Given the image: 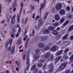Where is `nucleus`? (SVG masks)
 Listing matches in <instances>:
<instances>
[{
    "mask_svg": "<svg viewBox=\"0 0 73 73\" xmlns=\"http://www.w3.org/2000/svg\"><path fill=\"white\" fill-rule=\"evenodd\" d=\"M20 5L21 7L20 11V14L19 15H18L17 17V20L18 23H19V21H20V19L21 15V12H22V11H23V2H21L20 3Z\"/></svg>",
    "mask_w": 73,
    "mask_h": 73,
    "instance_id": "obj_1",
    "label": "nucleus"
},
{
    "mask_svg": "<svg viewBox=\"0 0 73 73\" xmlns=\"http://www.w3.org/2000/svg\"><path fill=\"white\" fill-rule=\"evenodd\" d=\"M50 57V59H48V60L52 61L54 58L53 55L50 56V53H49V52H48L46 53L45 56V58H49V57Z\"/></svg>",
    "mask_w": 73,
    "mask_h": 73,
    "instance_id": "obj_2",
    "label": "nucleus"
},
{
    "mask_svg": "<svg viewBox=\"0 0 73 73\" xmlns=\"http://www.w3.org/2000/svg\"><path fill=\"white\" fill-rule=\"evenodd\" d=\"M40 52V50H39V49H37L36 50L35 52L37 55H34V57L35 60H38L40 58V55H38Z\"/></svg>",
    "mask_w": 73,
    "mask_h": 73,
    "instance_id": "obj_3",
    "label": "nucleus"
},
{
    "mask_svg": "<svg viewBox=\"0 0 73 73\" xmlns=\"http://www.w3.org/2000/svg\"><path fill=\"white\" fill-rule=\"evenodd\" d=\"M28 53H29V52L28 51L27 53V64L28 65L27 66V68H26V70H29V64H30V62L29 61V54H28Z\"/></svg>",
    "mask_w": 73,
    "mask_h": 73,
    "instance_id": "obj_4",
    "label": "nucleus"
},
{
    "mask_svg": "<svg viewBox=\"0 0 73 73\" xmlns=\"http://www.w3.org/2000/svg\"><path fill=\"white\" fill-rule=\"evenodd\" d=\"M36 67V65H34L31 68V70H33V73H37L38 72V69L37 68H35Z\"/></svg>",
    "mask_w": 73,
    "mask_h": 73,
    "instance_id": "obj_5",
    "label": "nucleus"
},
{
    "mask_svg": "<svg viewBox=\"0 0 73 73\" xmlns=\"http://www.w3.org/2000/svg\"><path fill=\"white\" fill-rule=\"evenodd\" d=\"M49 68H50V70L49 71L50 73H52L53 70V63H51L48 66Z\"/></svg>",
    "mask_w": 73,
    "mask_h": 73,
    "instance_id": "obj_6",
    "label": "nucleus"
},
{
    "mask_svg": "<svg viewBox=\"0 0 73 73\" xmlns=\"http://www.w3.org/2000/svg\"><path fill=\"white\" fill-rule=\"evenodd\" d=\"M44 4L42 3L41 5V7L40 8V13H41V11L42 9H44V7H45V3H46V0H44V1L43 3Z\"/></svg>",
    "mask_w": 73,
    "mask_h": 73,
    "instance_id": "obj_7",
    "label": "nucleus"
},
{
    "mask_svg": "<svg viewBox=\"0 0 73 73\" xmlns=\"http://www.w3.org/2000/svg\"><path fill=\"white\" fill-rule=\"evenodd\" d=\"M68 64L67 62H66L62 64L60 66V68L61 69H63L65 68L66 66V65Z\"/></svg>",
    "mask_w": 73,
    "mask_h": 73,
    "instance_id": "obj_8",
    "label": "nucleus"
},
{
    "mask_svg": "<svg viewBox=\"0 0 73 73\" xmlns=\"http://www.w3.org/2000/svg\"><path fill=\"white\" fill-rule=\"evenodd\" d=\"M56 8L57 10H60L62 8V5L61 3H58L56 5Z\"/></svg>",
    "mask_w": 73,
    "mask_h": 73,
    "instance_id": "obj_9",
    "label": "nucleus"
},
{
    "mask_svg": "<svg viewBox=\"0 0 73 73\" xmlns=\"http://www.w3.org/2000/svg\"><path fill=\"white\" fill-rule=\"evenodd\" d=\"M16 15H14L13 17H12L11 20V24H14L15 23V19L16 18Z\"/></svg>",
    "mask_w": 73,
    "mask_h": 73,
    "instance_id": "obj_10",
    "label": "nucleus"
},
{
    "mask_svg": "<svg viewBox=\"0 0 73 73\" xmlns=\"http://www.w3.org/2000/svg\"><path fill=\"white\" fill-rule=\"evenodd\" d=\"M39 23L38 25V29H40V27H42V25H43V23H42V21H41L40 19L39 20Z\"/></svg>",
    "mask_w": 73,
    "mask_h": 73,
    "instance_id": "obj_11",
    "label": "nucleus"
},
{
    "mask_svg": "<svg viewBox=\"0 0 73 73\" xmlns=\"http://www.w3.org/2000/svg\"><path fill=\"white\" fill-rule=\"evenodd\" d=\"M48 36H43L41 38V40L42 41H45V40H46L48 39Z\"/></svg>",
    "mask_w": 73,
    "mask_h": 73,
    "instance_id": "obj_12",
    "label": "nucleus"
},
{
    "mask_svg": "<svg viewBox=\"0 0 73 73\" xmlns=\"http://www.w3.org/2000/svg\"><path fill=\"white\" fill-rule=\"evenodd\" d=\"M60 17L58 14H56L55 16V19L56 21H59Z\"/></svg>",
    "mask_w": 73,
    "mask_h": 73,
    "instance_id": "obj_13",
    "label": "nucleus"
},
{
    "mask_svg": "<svg viewBox=\"0 0 73 73\" xmlns=\"http://www.w3.org/2000/svg\"><path fill=\"white\" fill-rule=\"evenodd\" d=\"M61 58V56H59L56 58V59L55 61V64H56L58 61L60 60V59Z\"/></svg>",
    "mask_w": 73,
    "mask_h": 73,
    "instance_id": "obj_14",
    "label": "nucleus"
},
{
    "mask_svg": "<svg viewBox=\"0 0 73 73\" xmlns=\"http://www.w3.org/2000/svg\"><path fill=\"white\" fill-rule=\"evenodd\" d=\"M38 46L39 48H44L45 46V45L43 43H39Z\"/></svg>",
    "mask_w": 73,
    "mask_h": 73,
    "instance_id": "obj_15",
    "label": "nucleus"
},
{
    "mask_svg": "<svg viewBox=\"0 0 73 73\" xmlns=\"http://www.w3.org/2000/svg\"><path fill=\"white\" fill-rule=\"evenodd\" d=\"M52 33L54 35H58V32L56 30H54L52 32Z\"/></svg>",
    "mask_w": 73,
    "mask_h": 73,
    "instance_id": "obj_16",
    "label": "nucleus"
},
{
    "mask_svg": "<svg viewBox=\"0 0 73 73\" xmlns=\"http://www.w3.org/2000/svg\"><path fill=\"white\" fill-rule=\"evenodd\" d=\"M60 15H65V10H64L61 9L60 11Z\"/></svg>",
    "mask_w": 73,
    "mask_h": 73,
    "instance_id": "obj_17",
    "label": "nucleus"
},
{
    "mask_svg": "<svg viewBox=\"0 0 73 73\" xmlns=\"http://www.w3.org/2000/svg\"><path fill=\"white\" fill-rule=\"evenodd\" d=\"M20 32H21V27H20L18 30V33L16 35V37H18L19 35V34Z\"/></svg>",
    "mask_w": 73,
    "mask_h": 73,
    "instance_id": "obj_18",
    "label": "nucleus"
},
{
    "mask_svg": "<svg viewBox=\"0 0 73 73\" xmlns=\"http://www.w3.org/2000/svg\"><path fill=\"white\" fill-rule=\"evenodd\" d=\"M56 49H57V48L55 46H53L51 48V51H53V52L56 51Z\"/></svg>",
    "mask_w": 73,
    "mask_h": 73,
    "instance_id": "obj_19",
    "label": "nucleus"
},
{
    "mask_svg": "<svg viewBox=\"0 0 73 73\" xmlns=\"http://www.w3.org/2000/svg\"><path fill=\"white\" fill-rule=\"evenodd\" d=\"M69 23V21L68 20L66 21L63 24V27L66 26V25H68Z\"/></svg>",
    "mask_w": 73,
    "mask_h": 73,
    "instance_id": "obj_20",
    "label": "nucleus"
},
{
    "mask_svg": "<svg viewBox=\"0 0 73 73\" xmlns=\"http://www.w3.org/2000/svg\"><path fill=\"white\" fill-rule=\"evenodd\" d=\"M63 52V51H62V50H61L60 51H59L58 52H57L56 55L57 56H60V55L61 54H62V53Z\"/></svg>",
    "mask_w": 73,
    "mask_h": 73,
    "instance_id": "obj_21",
    "label": "nucleus"
},
{
    "mask_svg": "<svg viewBox=\"0 0 73 73\" xmlns=\"http://www.w3.org/2000/svg\"><path fill=\"white\" fill-rule=\"evenodd\" d=\"M48 29L49 31H54V27L52 26L48 28Z\"/></svg>",
    "mask_w": 73,
    "mask_h": 73,
    "instance_id": "obj_22",
    "label": "nucleus"
},
{
    "mask_svg": "<svg viewBox=\"0 0 73 73\" xmlns=\"http://www.w3.org/2000/svg\"><path fill=\"white\" fill-rule=\"evenodd\" d=\"M15 50V46H13L12 47V50L11 52V54H13L14 53V50Z\"/></svg>",
    "mask_w": 73,
    "mask_h": 73,
    "instance_id": "obj_23",
    "label": "nucleus"
},
{
    "mask_svg": "<svg viewBox=\"0 0 73 73\" xmlns=\"http://www.w3.org/2000/svg\"><path fill=\"white\" fill-rule=\"evenodd\" d=\"M49 32V31L48 29H45L43 31L44 33H46V34H48Z\"/></svg>",
    "mask_w": 73,
    "mask_h": 73,
    "instance_id": "obj_24",
    "label": "nucleus"
},
{
    "mask_svg": "<svg viewBox=\"0 0 73 73\" xmlns=\"http://www.w3.org/2000/svg\"><path fill=\"white\" fill-rule=\"evenodd\" d=\"M73 30V25H72L70 27L69 29H68V31L70 32L72 31Z\"/></svg>",
    "mask_w": 73,
    "mask_h": 73,
    "instance_id": "obj_25",
    "label": "nucleus"
},
{
    "mask_svg": "<svg viewBox=\"0 0 73 73\" xmlns=\"http://www.w3.org/2000/svg\"><path fill=\"white\" fill-rule=\"evenodd\" d=\"M64 21H65V18H63L61 19L60 20V23H63L64 22Z\"/></svg>",
    "mask_w": 73,
    "mask_h": 73,
    "instance_id": "obj_26",
    "label": "nucleus"
},
{
    "mask_svg": "<svg viewBox=\"0 0 73 73\" xmlns=\"http://www.w3.org/2000/svg\"><path fill=\"white\" fill-rule=\"evenodd\" d=\"M49 49V47L48 46H46L44 49V50H48Z\"/></svg>",
    "mask_w": 73,
    "mask_h": 73,
    "instance_id": "obj_27",
    "label": "nucleus"
},
{
    "mask_svg": "<svg viewBox=\"0 0 73 73\" xmlns=\"http://www.w3.org/2000/svg\"><path fill=\"white\" fill-rule=\"evenodd\" d=\"M12 41H13V39L11 38L9 41V42L10 43V46L11 47V45H12Z\"/></svg>",
    "mask_w": 73,
    "mask_h": 73,
    "instance_id": "obj_28",
    "label": "nucleus"
},
{
    "mask_svg": "<svg viewBox=\"0 0 73 73\" xmlns=\"http://www.w3.org/2000/svg\"><path fill=\"white\" fill-rule=\"evenodd\" d=\"M40 62L41 63H44L45 62V59H41L40 60Z\"/></svg>",
    "mask_w": 73,
    "mask_h": 73,
    "instance_id": "obj_29",
    "label": "nucleus"
},
{
    "mask_svg": "<svg viewBox=\"0 0 73 73\" xmlns=\"http://www.w3.org/2000/svg\"><path fill=\"white\" fill-rule=\"evenodd\" d=\"M37 66L38 67H41L42 66V63H39L37 64Z\"/></svg>",
    "mask_w": 73,
    "mask_h": 73,
    "instance_id": "obj_30",
    "label": "nucleus"
},
{
    "mask_svg": "<svg viewBox=\"0 0 73 73\" xmlns=\"http://www.w3.org/2000/svg\"><path fill=\"white\" fill-rule=\"evenodd\" d=\"M30 7L31 9H32L33 10H35V6H30Z\"/></svg>",
    "mask_w": 73,
    "mask_h": 73,
    "instance_id": "obj_31",
    "label": "nucleus"
},
{
    "mask_svg": "<svg viewBox=\"0 0 73 73\" xmlns=\"http://www.w3.org/2000/svg\"><path fill=\"white\" fill-rule=\"evenodd\" d=\"M68 37V34H67L65 36L63 37V40H65V39H66Z\"/></svg>",
    "mask_w": 73,
    "mask_h": 73,
    "instance_id": "obj_32",
    "label": "nucleus"
},
{
    "mask_svg": "<svg viewBox=\"0 0 73 73\" xmlns=\"http://www.w3.org/2000/svg\"><path fill=\"white\" fill-rule=\"evenodd\" d=\"M58 25L59 24L58 23H54L53 24V25L54 27H58Z\"/></svg>",
    "mask_w": 73,
    "mask_h": 73,
    "instance_id": "obj_33",
    "label": "nucleus"
},
{
    "mask_svg": "<svg viewBox=\"0 0 73 73\" xmlns=\"http://www.w3.org/2000/svg\"><path fill=\"white\" fill-rule=\"evenodd\" d=\"M64 59H65V60H67V59H68V58H69V57H68V56H64Z\"/></svg>",
    "mask_w": 73,
    "mask_h": 73,
    "instance_id": "obj_34",
    "label": "nucleus"
},
{
    "mask_svg": "<svg viewBox=\"0 0 73 73\" xmlns=\"http://www.w3.org/2000/svg\"><path fill=\"white\" fill-rule=\"evenodd\" d=\"M28 30H25V31L24 32V36H25V35L27 34Z\"/></svg>",
    "mask_w": 73,
    "mask_h": 73,
    "instance_id": "obj_35",
    "label": "nucleus"
},
{
    "mask_svg": "<svg viewBox=\"0 0 73 73\" xmlns=\"http://www.w3.org/2000/svg\"><path fill=\"white\" fill-rule=\"evenodd\" d=\"M73 17V15H69L68 17V19H71Z\"/></svg>",
    "mask_w": 73,
    "mask_h": 73,
    "instance_id": "obj_36",
    "label": "nucleus"
},
{
    "mask_svg": "<svg viewBox=\"0 0 73 73\" xmlns=\"http://www.w3.org/2000/svg\"><path fill=\"white\" fill-rule=\"evenodd\" d=\"M48 14H49L48 12H47L46 13V15L44 17V19H46V17H47V16H48Z\"/></svg>",
    "mask_w": 73,
    "mask_h": 73,
    "instance_id": "obj_37",
    "label": "nucleus"
},
{
    "mask_svg": "<svg viewBox=\"0 0 73 73\" xmlns=\"http://www.w3.org/2000/svg\"><path fill=\"white\" fill-rule=\"evenodd\" d=\"M28 38V35H26L24 38L23 40L24 41H25L26 40V39Z\"/></svg>",
    "mask_w": 73,
    "mask_h": 73,
    "instance_id": "obj_38",
    "label": "nucleus"
},
{
    "mask_svg": "<svg viewBox=\"0 0 73 73\" xmlns=\"http://www.w3.org/2000/svg\"><path fill=\"white\" fill-rule=\"evenodd\" d=\"M66 9L67 11H70V7L69 6H68L66 7Z\"/></svg>",
    "mask_w": 73,
    "mask_h": 73,
    "instance_id": "obj_39",
    "label": "nucleus"
},
{
    "mask_svg": "<svg viewBox=\"0 0 73 73\" xmlns=\"http://www.w3.org/2000/svg\"><path fill=\"white\" fill-rule=\"evenodd\" d=\"M1 9H2V7H1V5L0 3V13H1Z\"/></svg>",
    "mask_w": 73,
    "mask_h": 73,
    "instance_id": "obj_40",
    "label": "nucleus"
},
{
    "mask_svg": "<svg viewBox=\"0 0 73 73\" xmlns=\"http://www.w3.org/2000/svg\"><path fill=\"white\" fill-rule=\"evenodd\" d=\"M28 21V17L26 18V19L25 20V25L26 24H27V21Z\"/></svg>",
    "mask_w": 73,
    "mask_h": 73,
    "instance_id": "obj_41",
    "label": "nucleus"
},
{
    "mask_svg": "<svg viewBox=\"0 0 73 73\" xmlns=\"http://www.w3.org/2000/svg\"><path fill=\"white\" fill-rule=\"evenodd\" d=\"M12 1V0H5L6 2H8L9 3H10V2Z\"/></svg>",
    "mask_w": 73,
    "mask_h": 73,
    "instance_id": "obj_42",
    "label": "nucleus"
},
{
    "mask_svg": "<svg viewBox=\"0 0 73 73\" xmlns=\"http://www.w3.org/2000/svg\"><path fill=\"white\" fill-rule=\"evenodd\" d=\"M68 51H69V49L68 48H67L66 49V50H65L64 51V52L65 53H66V52H68Z\"/></svg>",
    "mask_w": 73,
    "mask_h": 73,
    "instance_id": "obj_43",
    "label": "nucleus"
},
{
    "mask_svg": "<svg viewBox=\"0 0 73 73\" xmlns=\"http://www.w3.org/2000/svg\"><path fill=\"white\" fill-rule=\"evenodd\" d=\"M9 42H7L5 44V47H7L8 46V45H9Z\"/></svg>",
    "mask_w": 73,
    "mask_h": 73,
    "instance_id": "obj_44",
    "label": "nucleus"
},
{
    "mask_svg": "<svg viewBox=\"0 0 73 73\" xmlns=\"http://www.w3.org/2000/svg\"><path fill=\"white\" fill-rule=\"evenodd\" d=\"M61 40H60L57 43V44H58V45H60V44H61Z\"/></svg>",
    "mask_w": 73,
    "mask_h": 73,
    "instance_id": "obj_45",
    "label": "nucleus"
},
{
    "mask_svg": "<svg viewBox=\"0 0 73 73\" xmlns=\"http://www.w3.org/2000/svg\"><path fill=\"white\" fill-rule=\"evenodd\" d=\"M6 64H11V61H7L6 62Z\"/></svg>",
    "mask_w": 73,
    "mask_h": 73,
    "instance_id": "obj_46",
    "label": "nucleus"
},
{
    "mask_svg": "<svg viewBox=\"0 0 73 73\" xmlns=\"http://www.w3.org/2000/svg\"><path fill=\"white\" fill-rule=\"evenodd\" d=\"M35 31L33 30L32 32L33 37H34V35H35Z\"/></svg>",
    "mask_w": 73,
    "mask_h": 73,
    "instance_id": "obj_47",
    "label": "nucleus"
},
{
    "mask_svg": "<svg viewBox=\"0 0 73 73\" xmlns=\"http://www.w3.org/2000/svg\"><path fill=\"white\" fill-rule=\"evenodd\" d=\"M39 18H40V16H36V17L35 18V20H37V19H39Z\"/></svg>",
    "mask_w": 73,
    "mask_h": 73,
    "instance_id": "obj_48",
    "label": "nucleus"
},
{
    "mask_svg": "<svg viewBox=\"0 0 73 73\" xmlns=\"http://www.w3.org/2000/svg\"><path fill=\"white\" fill-rule=\"evenodd\" d=\"M70 70H67L65 72V73H70Z\"/></svg>",
    "mask_w": 73,
    "mask_h": 73,
    "instance_id": "obj_49",
    "label": "nucleus"
},
{
    "mask_svg": "<svg viewBox=\"0 0 73 73\" xmlns=\"http://www.w3.org/2000/svg\"><path fill=\"white\" fill-rule=\"evenodd\" d=\"M27 46H28V43H26L25 46L26 49H27Z\"/></svg>",
    "mask_w": 73,
    "mask_h": 73,
    "instance_id": "obj_50",
    "label": "nucleus"
},
{
    "mask_svg": "<svg viewBox=\"0 0 73 73\" xmlns=\"http://www.w3.org/2000/svg\"><path fill=\"white\" fill-rule=\"evenodd\" d=\"M5 20H4L2 21H1V23H2V24H4V23H5Z\"/></svg>",
    "mask_w": 73,
    "mask_h": 73,
    "instance_id": "obj_51",
    "label": "nucleus"
},
{
    "mask_svg": "<svg viewBox=\"0 0 73 73\" xmlns=\"http://www.w3.org/2000/svg\"><path fill=\"white\" fill-rule=\"evenodd\" d=\"M25 56H26V55H25L23 56V58L24 60H25Z\"/></svg>",
    "mask_w": 73,
    "mask_h": 73,
    "instance_id": "obj_52",
    "label": "nucleus"
},
{
    "mask_svg": "<svg viewBox=\"0 0 73 73\" xmlns=\"http://www.w3.org/2000/svg\"><path fill=\"white\" fill-rule=\"evenodd\" d=\"M35 14H33V19H34L35 18Z\"/></svg>",
    "mask_w": 73,
    "mask_h": 73,
    "instance_id": "obj_53",
    "label": "nucleus"
},
{
    "mask_svg": "<svg viewBox=\"0 0 73 73\" xmlns=\"http://www.w3.org/2000/svg\"><path fill=\"white\" fill-rule=\"evenodd\" d=\"M60 29H61V28H60V27H57V28L56 29V31H58V30H60Z\"/></svg>",
    "mask_w": 73,
    "mask_h": 73,
    "instance_id": "obj_54",
    "label": "nucleus"
},
{
    "mask_svg": "<svg viewBox=\"0 0 73 73\" xmlns=\"http://www.w3.org/2000/svg\"><path fill=\"white\" fill-rule=\"evenodd\" d=\"M70 39L71 40H73V35H72L70 37Z\"/></svg>",
    "mask_w": 73,
    "mask_h": 73,
    "instance_id": "obj_55",
    "label": "nucleus"
},
{
    "mask_svg": "<svg viewBox=\"0 0 73 73\" xmlns=\"http://www.w3.org/2000/svg\"><path fill=\"white\" fill-rule=\"evenodd\" d=\"M46 63L45 64H44V65L43 66V68H44H44H45V66H46Z\"/></svg>",
    "mask_w": 73,
    "mask_h": 73,
    "instance_id": "obj_56",
    "label": "nucleus"
},
{
    "mask_svg": "<svg viewBox=\"0 0 73 73\" xmlns=\"http://www.w3.org/2000/svg\"><path fill=\"white\" fill-rule=\"evenodd\" d=\"M14 4L15 6V7H16V6H17V4L16 2L14 3Z\"/></svg>",
    "mask_w": 73,
    "mask_h": 73,
    "instance_id": "obj_57",
    "label": "nucleus"
},
{
    "mask_svg": "<svg viewBox=\"0 0 73 73\" xmlns=\"http://www.w3.org/2000/svg\"><path fill=\"white\" fill-rule=\"evenodd\" d=\"M12 31L14 32H16V30H15V28H13L12 29Z\"/></svg>",
    "mask_w": 73,
    "mask_h": 73,
    "instance_id": "obj_58",
    "label": "nucleus"
},
{
    "mask_svg": "<svg viewBox=\"0 0 73 73\" xmlns=\"http://www.w3.org/2000/svg\"><path fill=\"white\" fill-rule=\"evenodd\" d=\"M16 62V64H17V65L18 66H19V64L18 63V62H17V61H16V62Z\"/></svg>",
    "mask_w": 73,
    "mask_h": 73,
    "instance_id": "obj_59",
    "label": "nucleus"
},
{
    "mask_svg": "<svg viewBox=\"0 0 73 73\" xmlns=\"http://www.w3.org/2000/svg\"><path fill=\"white\" fill-rule=\"evenodd\" d=\"M61 35H59L58 36H57V38H59V39H60V38H61Z\"/></svg>",
    "mask_w": 73,
    "mask_h": 73,
    "instance_id": "obj_60",
    "label": "nucleus"
},
{
    "mask_svg": "<svg viewBox=\"0 0 73 73\" xmlns=\"http://www.w3.org/2000/svg\"><path fill=\"white\" fill-rule=\"evenodd\" d=\"M21 39H19L18 40V43H19H19L20 42V41H21Z\"/></svg>",
    "mask_w": 73,
    "mask_h": 73,
    "instance_id": "obj_61",
    "label": "nucleus"
},
{
    "mask_svg": "<svg viewBox=\"0 0 73 73\" xmlns=\"http://www.w3.org/2000/svg\"><path fill=\"white\" fill-rule=\"evenodd\" d=\"M11 47L10 46L9 48H8V50H9V51L10 50H11Z\"/></svg>",
    "mask_w": 73,
    "mask_h": 73,
    "instance_id": "obj_62",
    "label": "nucleus"
},
{
    "mask_svg": "<svg viewBox=\"0 0 73 73\" xmlns=\"http://www.w3.org/2000/svg\"><path fill=\"white\" fill-rule=\"evenodd\" d=\"M11 9H12V8L11 7L9 9V12H10V13L12 12V11H11Z\"/></svg>",
    "mask_w": 73,
    "mask_h": 73,
    "instance_id": "obj_63",
    "label": "nucleus"
},
{
    "mask_svg": "<svg viewBox=\"0 0 73 73\" xmlns=\"http://www.w3.org/2000/svg\"><path fill=\"white\" fill-rule=\"evenodd\" d=\"M20 52H24V50H19Z\"/></svg>",
    "mask_w": 73,
    "mask_h": 73,
    "instance_id": "obj_64",
    "label": "nucleus"
}]
</instances>
